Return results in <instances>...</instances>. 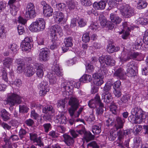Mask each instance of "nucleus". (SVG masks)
Here are the masks:
<instances>
[{
  "label": "nucleus",
  "instance_id": "obj_5",
  "mask_svg": "<svg viewBox=\"0 0 148 148\" xmlns=\"http://www.w3.org/2000/svg\"><path fill=\"white\" fill-rule=\"evenodd\" d=\"M69 104L70 106L69 109V111L71 116H72L80 106L79 100L76 97H71L69 99Z\"/></svg>",
  "mask_w": 148,
  "mask_h": 148
},
{
  "label": "nucleus",
  "instance_id": "obj_53",
  "mask_svg": "<svg viewBox=\"0 0 148 148\" xmlns=\"http://www.w3.org/2000/svg\"><path fill=\"white\" fill-rule=\"evenodd\" d=\"M135 69L127 68V74L131 77L134 76L136 74V72L135 70Z\"/></svg>",
  "mask_w": 148,
  "mask_h": 148
},
{
  "label": "nucleus",
  "instance_id": "obj_4",
  "mask_svg": "<svg viewBox=\"0 0 148 148\" xmlns=\"http://www.w3.org/2000/svg\"><path fill=\"white\" fill-rule=\"evenodd\" d=\"M62 75L59 66L56 65L54 66L52 73L48 75L47 77L49 82L51 83H54L56 82L58 76H62Z\"/></svg>",
  "mask_w": 148,
  "mask_h": 148
},
{
  "label": "nucleus",
  "instance_id": "obj_64",
  "mask_svg": "<svg viewBox=\"0 0 148 148\" xmlns=\"http://www.w3.org/2000/svg\"><path fill=\"white\" fill-rule=\"evenodd\" d=\"M78 23L79 26L80 27H83L86 25V22L83 18L79 19L78 21Z\"/></svg>",
  "mask_w": 148,
  "mask_h": 148
},
{
  "label": "nucleus",
  "instance_id": "obj_12",
  "mask_svg": "<svg viewBox=\"0 0 148 148\" xmlns=\"http://www.w3.org/2000/svg\"><path fill=\"white\" fill-rule=\"evenodd\" d=\"M50 55V51L47 48H44L40 50L39 56V60L42 61H46L48 60Z\"/></svg>",
  "mask_w": 148,
  "mask_h": 148
},
{
  "label": "nucleus",
  "instance_id": "obj_46",
  "mask_svg": "<svg viewBox=\"0 0 148 148\" xmlns=\"http://www.w3.org/2000/svg\"><path fill=\"white\" fill-rule=\"evenodd\" d=\"M27 133L25 130L23 128L21 129L18 132V135L20 139L23 140L25 138Z\"/></svg>",
  "mask_w": 148,
  "mask_h": 148
},
{
  "label": "nucleus",
  "instance_id": "obj_20",
  "mask_svg": "<svg viewBox=\"0 0 148 148\" xmlns=\"http://www.w3.org/2000/svg\"><path fill=\"white\" fill-rule=\"evenodd\" d=\"M114 75L121 79H125V73L122 68H120L117 69L114 72Z\"/></svg>",
  "mask_w": 148,
  "mask_h": 148
},
{
  "label": "nucleus",
  "instance_id": "obj_57",
  "mask_svg": "<svg viewBox=\"0 0 148 148\" xmlns=\"http://www.w3.org/2000/svg\"><path fill=\"white\" fill-rule=\"evenodd\" d=\"M127 68L136 69V63L134 61H132L129 62L127 65Z\"/></svg>",
  "mask_w": 148,
  "mask_h": 148
},
{
  "label": "nucleus",
  "instance_id": "obj_27",
  "mask_svg": "<svg viewBox=\"0 0 148 148\" xmlns=\"http://www.w3.org/2000/svg\"><path fill=\"white\" fill-rule=\"evenodd\" d=\"M85 128L82 127L80 130H76V131L72 130L70 131V133L73 138H76L78 135V134H82L84 132Z\"/></svg>",
  "mask_w": 148,
  "mask_h": 148
},
{
  "label": "nucleus",
  "instance_id": "obj_6",
  "mask_svg": "<svg viewBox=\"0 0 148 148\" xmlns=\"http://www.w3.org/2000/svg\"><path fill=\"white\" fill-rule=\"evenodd\" d=\"M99 62H101L102 66L108 67L112 66L115 65V61L111 58L110 55H106L99 57Z\"/></svg>",
  "mask_w": 148,
  "mask_h": 148
},
{
  "label": "nucleus",
  "instance_id": "obj_49",
  "mask_svg": "<svg viewBox=\"0 0 148 148\" xmlns=\"http://www.w3.org/2000/svg\"><path fill=\"white\" fill-rule=\"evenodd\" d=\"M136 117L134 115L132 114L128 117V119L129 121L132 123L138 124L140 123V121H138V120L139 119H136Z\"/></svg>",
  "mask_w": 148,
  "mask_h": 148
},
{
  "label": "nucleus",
  "instance_id": "obj_32",
  "mask_svg": "<svg viewBox=\"0 0 148 148\" xmlns=\"http://www.w3.org/2000/svg\"><path fill=\"white\" fill-rule=\"evenodd\" d=\"M92 79L91 75L86 74L84 75L80 78L79 80L80 82L83 83L89 82L91 81Z\"/></svg>",
  "mask_w": 148,
  "mask_h": 148
},
{
  "label": "nucleus",
  "instance_id": "obj_17",
  "mask_svg": "<svg viewBox=\"0 0 148 148\" xmlns=\"http://www.w3.org/2000/svg\"><path fill=\"white\" fill-rule=\"evenodd\" d=\"M34 66L36 70V74L38 77L42 78L44 75L43 65L40 63H36L34 64Z\"/></svg>",
  "mask_w": 148,
  "mask_h": 148
},
{
  "label": "nucleus",
  "instance_id": "obj_16",
  "mask_svg": "<svg viewBox=\"0 0 148 148\" xmlns=\"http://www.w3.org/2000/svg\"><path fill=\"white\" fill-rule=\"evenodd\" d=\"M102 103L101 101L100 96L98 95H96L95 98L89 101L88 105L91 108H95L96 107L97 104H99Z\"/></svg>",
  "mask_w": 148,
  "mask_h": 148
},
{
  "label": "nucleus",
  "instance_id": "obj_9",
  "mask_svg": "<svg viewBox=\"0 0 148 148\" xmlns=\"http://www.w3.org/2000/svg\"><path fill=\"white\" fill-rule=\"evenodd\" d=\"M38 87L40 90L39 94L41 96L45 95L49 91L48 83L46 81L43 80L38 85Z\"/></svg>",
  "mask_w": 148,
  "mask_h": 148
},
{
  "label": "nucleus",
  "instance_id": "obj_8",
  "mask_svg": "<svg viewBox=\"0 0 148 148\" xmlns=\"http://www.w3.org/2000/svg\"><path fill=\"white\" fill-rule=\"evenodd\" d=\"M36 14L34 4L32 3H29L26 9L25 16L27 18H33L36 16Z\"/></svg>",
  "mask_w": 148,
  "mask_h": 148
},
{
  "label": "nucleus",
  "instance_id": "obj_2",
  "mask_svg": "<svg viewBox=\"0 0 148 148\" xmlns=\"http://www.w3.org/2000/svg\"><path fill=\"white\" fill-rule=\"evenodd\" d=\"M45 27V22L44 19L39 18L33 22L29 27L30 30L33 32H38L43 31Z\"/></svg>",
  "mask_w": 148,
  "mask_h": 148
},
{
  "label": "nucleus",
  "instance_id": "obj_62",
  "mask_svg": "<svg viewBox=\"0 0 148 148\" xmlns=\"http://www.w3.org/2000/svg\"><path fill=\"white\" fill-rule=\"evenodd\" d=\"M17 28L19 34H22L24 32V25H22V24L19 25Z\"/></svg>",
  "mask_w": 148,
  "mask_h": 148
},
{
  "label": "nucleus",
  "instance_id": "obj_25",
  "mask_svg": "<svg viewBox=\"0 0 148 148\" xmlns=\"http://www.w3.org/2000/svg\"><path fill=\"white\" fill-rule=\"evenodd\" d=\"M110 17L111 21L116 24H119L121 21V18L116 14L111 13Z\"/></svg>",
  "mask_w": 148,
  "mask_h": 148
},
{
  "label": "nucleus",
  "instance_id": "obj_44",
  "mask_svg": "<svg viewBox=\"0 0 148 148\" xmlns=\"http://www.w3.org/2000/svg\"><path fill=\"white\" fill-rule=\"evenodd\" d=\"M67 102V101L65 99L59 100L58 102V107L64 110L65 106V104Z\"/></svg>",
  "mask_w": 148,
  "mask_h": 148
},
{
  "label": "nucleus",
  "instance_id": "obj_59",
  "mask_svg": "<svg viewBox=\"0 0 148 148\" xmlns=\"http://www.w3.org/2000/svg\"><path fill=\"white\" fill-rule=\"evenodd\" d=\"M81 3L83 5L86 6H90L91 5L92 3L90 1L88 0H80Z\"/></svg>",
  "mask_w": 148,
  "mask_h": 148
},
{
  "label": "nucleus",
  "instance_id": "obj_58",
  "mask_svg": "<svg viewBox=\"0 0 148 148\" xmlns=\"http://www.w3.org/2000/svg\"><path fill=\"white\" fill-rule=\"evenodd\" d=\"M99 27V25L97 23H92L89 27L90 29L93 31L96 30Z\"/></svg>",
  "mask_w": 148,
  "mask_h": 148
},
{
  "label": "nucleus",
  "instance_id": "obj_50",
  "mask_svg": "<svg viewBox=\"0 0 148 148\" xmlns=\"http://www.w3.org/2000/svg\"><path fill=\"white\" fill-rule=\"evenodd\" d=\"M44 131L45 133H48L51 128V125L50 123H45L43 125Z\"/></svg>",
  "mask_w": 148,
  "mask_h": 148
},
{
  "label": "nucleus",
  "instance_id": "obj_13",
  "mask_svg": "<svg viewBox=\"0 0 148 148\" xmlns=\"http://www.w3.org/2000/svg\"><path fill=\"white\" fill-rule=\"evenodd\" d=\"M53 17L56 23L62 24L65 23L66 20L64 18V14L60 11H56L54 12Z\"/></svg>",
  "mask_w": 148,
  "mask_h": 148
},
{
  "label": "nucleus",
  "instance_id": "obj_51",
  "mask_svg": "<svg viewBox=\"0 0 148 148\" xmlns=\"http://www.w3.org/2000/svg\"><path fill=\"white\" fill-rule=\"evenodd\" d=\"M121 129H120L117 132L119 139L120 142H122V140L123 138L124 135V130H121Z\"/></svg>",
  "mask_w": 148,
  "mask_h": 148
},
{
  "label": "nucleus",
  "instance_id": "obj_22",
  "mask_svg": "<svg viewBox=\"0 0 148 148\" xmlns=\"http://www.w3.org/2000/svg\"><path fill=\"white\" fill-rule=\"evenodd\" d=\"M66 116L62 114L57 115L55 120V122L60 124H65L67 121Z\"/></svg>",
  "mask_w": 148,
  "mask_h": 148
},
{
  "label": "nucleus",
  "instance_id": "obj_11",
  "mask_svg": "<svg viewBox=\"0 0 148 148\" xmlns=\"http://www.w3.org/2000/svg\"><path fill=\"white\" fill-rule=\"evenodd\" d=\"M32 41L31 37H26L21 43V46L23 51H29L31 49V45L30 43Z\"/></svg>",
  "mask_w": 148,
  "mask_h": 148
},
{
  "label": "nucleus",
  "instance_id": "obj_33",
  "mask_svg": "<svg viewBox=\"0 0 148 148\" xmlns=\"http://www.w3.org/2000/svg\"><path fill=\"white\" fill-rule=\"evenodd\" d=\"M138 24L146 25L148 24V18L147 17H140L136 21Z\"/></svg>",
  "mask_w": 148,
  "mask_h": 148
},
{
  "label": "nucleus",
  "instance_id": "obj_29",
  "mask_svg": "<svg viewBox=\"0 0 148 148\" xmlns=\"http://www.w3.org/2000/svg\"><path fill=\"white\" fill-rule=\"evenodd\" d=\"M120 59L121 62H126L131 59V57L129 55L123 50L121 53V55L120 58Z\"/></svg>",
  "mask_w": 148,
  "mask_h": 148
},
{
  "label": "nucleus",
  "instance_id": "obj_28",
  "mask_svg": "<svg viewBox=\"0 0 148 148\" xmlns=\"http://www.w3.org/2000/svg\"><path fill=\"white\" fill-rule=\"evenodd\" d=\"M53 10L49 5L45 7L43 9V13L45 16L49 17L52 15Z\"/></svg>",
  "mask_w": 148,
  "mask_h": 148
},
{
  "label": "nucleus",
  "instance_id": "obj_63",
  "mask_svg": "<svg viewBox=\"0 0 148 148\" xmlns=\"http://www.w3.org/2000/svg\"><path fill=\"white\" fill-rule=\"evenodd\" d=\"M18 47L17 45L14 43L10 45L9 46V48L12 51L14 52H16L17 51Z\"/></svg>",
  "mask_w": 148,
  "mask_h": 148
},
{
  "label": "nucleus",
  "instance_id": "obj_48",
  "mask_svg": "<svg viewBox=\"0 0 148 148\" xmlns=\"http://www.w3.org/2000/svg\"><path fill=\"white\" fill-rule=\"evenodd\" d=\"M89 34V32H87L83 34L82 38V40L84 42L86 43L89 42L90 40Z\"/></svg>",
  "mask_w": 148,
  "mask_h": 148
},
{
  "label": "nucleus",
  "instance_id": "obj_36",
  "mask_svg": "<svg viewBox=\"0 0 148 148\" xmlns=\"http://www.w3.org/2000/svg\"><path fill=\"white\" fill-rule=\"evenodd\" d=\"M49 112H51V113L55 112V110L51 106L47 105L43 108L42 112L43 113H47Z\"/></svg>",
  "mask_w": 148,
  "mask_h": 148
},
{
  "label": "nucleus",
  "instance_id": "obj_35",
  "mask_svg": "<svg viewBox=\"0 0 148 148\" xmlns=\"http://www.w3.org/2000/svg\"><path fill=\"white\" fill-rule=\"evenodd\" d=\"M104 108V105L103 103L99 104V107L97 108L96 110V114L97 115L101 116L103 114Z\"/></svg>",
  "mask_w": 148,
  "mask_h": 148
},
{
  "label": "nucleus",
  "instance_id": "obj_40",
  "mask_svg": "<svg viewBox=\"0 0 148 148\" xmlns=\"http://www.w3.org/2000/svg\"><path fill=\"white\" fill-rule=\"evenodd\" d=\"M147 5L146 1L143 0H139L137 4V7L139 9H142L145 8Z\"/></svg>",
  "mask_w": 148,
  "mask_h": 148
},
{
  "label": "nucleus",
  "instance_id": "obj_1",
  "mask_svg": "<svg viewBox=\"0 0 148 148\" xmlns=\"http://www.w3.org/2000/svg\"><path fill=\"white\" fill-rule=\"evenodd\" d=\"M125 122L124 119L120 117L116 118L114 129H111L108 134V137L110 140L114 141L115 140L117 135L114 132L119 129L123 128Z\"/></svg>",
  "mask_w": 148,
  "mask_h": 148
},
{
  "label": "nucleus",
  "instance_id": "obj_34",
  "mask_svg": "<svg viewBox=\"0 0 148 148\" xmlns=\"http://www.w3.org/2000/svg\"><path fill=\"white\" fill-rule=\"evenodd\" d=\"M69 83L66 80H64L61 84V89L63 92H65L69 90L70 87L69 85Z\"/></svg>",
  "mask_w": 148,
  "mask_h": 148
},
{
  "label": "nucleus",
  "instance_id": "obj_43",
  "mask_svg": "<svg viewBox=\"0 0 148 148\" xmlns=\"http://www.w3.org/2000/svg\"><path fill=\"white\" fill-rule=\"evenodd\" d=\"M101 126L97 125H94L93 126L92 131L95 135L98 134L101 132Z\"/></svg>",
  "mask_w": 148,
  "mask_h": 148
},
{
  "label": "nucleus",
  "instance_id": "obj_42",
  "mask_svg": "<svg viewBox=\"0 0 148 148\" xmlns=\"http://www.w3.org/2000/svg\"><path fill=\"white\" fill-rule=\"evenodd\" d=\"M1 115L3 119L5 121L9 119L8 114L5 109H3L1 111Z\"/></svg>",
  "mask_w": 148,
  "mask_h": 148
},
{
  "label": "nucleus",
  "instance_id": "obj_15",
  "mask_svg": "<svg viewBox=\"0 0 148 148\" xmlns=\"http://www.w3.org/2000/svg\"><path fill=\"white\" fill-rule=\"evenodd\" d=\"M30 140L33 141L34 143H36V145H38L40 147H43L44 144L42 142L41 137H38L37 135L34 133L29 134Z\"/></svg>",
  "mask_w": 148,
  "mask_h": 148
},
{
  "label": "nucleus",
  "instance_id": "obj_24",
  "mask_svg": "<svg viewBox=\"0 0 148 148\" xmlns=\"http://www.w3.org/2000/svg\"><path fill=\"white\" fill-rule=\"evenodd\" d=\"M107 52L109 53H112L114 52L118 51L120 50V47L118 46L115 47L112 44H109L107 47Z\"/></svg>",
  "mask_w": 148,
  "mask_h": 148
},
{
  "label": "nucleus",
  "instance_id": "obj_31",
  "mask_svg": "<svg viewBox=\"0 0 148 148\" xmlns=\"http://www.w3.org/2000/svg\"><path fill=\"white\" fill-rule=\"evenodd\" d=\"M20 5L19 4L17 6L15 5H10V11L11 14L13 16L17 14V12L19 10Z\"/></svg>",
  "mask_w": 148,
  "mask_h": 148
},
{
  "label": "nucleus",
  "instance_id": "obj_61",
  "mask_svg": "<svg viewBox=\"0 0 148 148\" xmlns=\"http://www.w3.org/2000/svg\"><path fill=\"white\" fill-rule=\"evenodd\" d=\"M113 93L116 97H120L122 95L121 89H114Z\"/></svg>",
  "mask_w": 148,
  "mask_h": 148
},
{
  "label": "nucleus",
  "instance_id": "obj_18",
  "mask_svg": "<svg viewBox=\"0 0 148 148\" xmlns=\"http://www.w3.org/2000/svg\"><path fill=\"white\" fill-rule=\"evenodd\" d=\"M107 2V0H101L99 2H95L93 3V7L97 10H103L105 8Z\"/></svg>",
  "mask_w": 148,
  "mask_h": 148
},
{
  "label": "nucleus",
  "instance_id": "obj_41",
  "mask_svg": "<svg viewBox=\"0 0 148 148\" xmlns=\"http://www.w3.org/2000/svg\"><path fill=\"white\" fill-rule=\"evenodd\" d=\"M117 118V117L116 118V119ZM116 119L115 122H114V119H113L110 117L108 118L106 121V125L108 127H111L113 125H114V127L115 121H116Z\"/></svg>",
  "mask_w": 148,
  "mask_h": 148
},
{
  "label": "nucleus",
  "instance_id": "obj_7",
  "mask_svg": "<svg viewBox=\"0 0 148 148\" xmlns=\"http://www.w3.org/2000/svg\"><path fill=\"white\" fill-rule=\"evenodd\" d=\"M21 98L20 96L15 93H12L9 95L7 99L8 104L14 106L15 104L21 103Z\"/></svg>",
  "mask_w": 148,
  "mask_h": 148
},
{
  "label": "nucleus",
  "instance_id": "obj_39",
  "mask_svg": "<svg viewBox=\"0 0 148 148\" xmlns=\"http://www.w3.org/2000/svg\"><path fill=\"white\" fill-rule=\"evenodd\" d=\"M143 40L140 38H138L135 43V48L138 49H141V47H143Z\"/></svg>",
  "mask_w": 148,
  "mask_h": 148
},
{
  "label": "nucleus",
  "instance_id": "obj_54",
  "mask_svg": "<svg viewBox=\"0 0 148 148\" xmlns=\"http://www.w3.org/2000/svg\"><path fill=\"white\" fill-rule=\"evenodd\" d=\"M2 78L5 82L8 81L7 74L5 68H3L2 70Z\"/></svg>",
  "mask_w": 148,
  "mask_h": 148
},
{
  "label": "nucleus",
  "instance_id": "obj_55",
  "mask_svg": "<svg viewBox=\"0 0 148 148\" xmlns=\"http://www.w3.org/2000/svg\"><path fill=\"white\" fill-rule=\"evenodd\" d=\"M44 120L46 121H49L51 119L52 116L49 113H45L42 116Z\"/></svg>",
  "mask_w": 148,
  "mask_h": 148
},
{
  "label": "nucleus",
  "instance_id": "obj_56",
  "mask_svg": "<svg viewBox=\"0 0 148 148\" xmlns=\"http://www.w3.org/2000/svg\"><path fill=\"white\" fill-rule=\"evenodd\" d=\"M142 129V126L140 125H137L134 127V131L136 135H137Z\"/></svg>",
  "mask_w": 148,
  "mask_h": 148
},
{
  "label": "nucleus",
  "instance_id": "obj_60",
  "mask_svg": "<svg viewBox=\"0 0 148 148\" xmlns=\"http://www.w3.org/2000/svg\"><path fill=\"white\" fill-rule=\"evenodd\" d=\"M92 77L95 80L99 79V78L102 79L103 78L102 74H101L99 71L98 73L94 74L92 75Z\"/></svg>",
  "mask_w": 148,
  "mask_h": 148
},
{
  "label": "nucleus",
  "instance_id": "obj_38",
  "mask_svg": "<svg viewBox=\"0 0 148 148\" xmlns=\"http://www.w3.org/2000/svg\"><path fill=\"white\" fill-rule=\"evenodd\" d=\"M73 39L72 37H69L64 39V42L66 47H71L73 45Z\"/></svg>",
  "mask_w": 148,
  "mask_h": 148
},
{
  "label": "nucleus",
  "instance_id": "obj_19",
  "mask_svg": "<svg viewBox=\"0 0 148 148\" xmlns=\"http://www.w3.org/2000/svg\"><path fill=\"white\" fill-rule=\"evenodd\" d=\"M112 97L110 92H103L102 95V100L106 103H109L112 100Z\"/></svg>",
  "mask_w": 148,
  "mask_h": 148
},
{
  "label": "nucleus",
  "instance_id": "obj_21",
  "mask_svg": "<svg viewBox=\"0 0 148 148\" xmlns=\"http://www.w3.org/2000/svg\"><path fill=\"white\" fill-rule=\"evenodd\" d=\"M35 71V69L32 65H28L25 71V75L27 77H30L34 74Z\"/></svg>",
  "mask_w": 148,
  "mask_h": 148
},
{
  "label": "nucleus",
  "instance_id": "obj_30",
  "mask_svg": "<svg viewBox=\"0 0 148 148\" xmlns=\"http://www.w3.org/2000/svg\"><path fill=\"white\" fill-rule=\"evenodd\" d=\"M83 134H84V138L87 142L93 140L94 138V136L92 135L90 132H86L85 129L84 132Z\"/></svg>",
  "mask_w": 148,
  "mask_h": 148
},
{
  "label": "nucleus",
  "instance_id": "obj_10",
  "mask_svg": "<svg viewBox=\"0 0 148 148\" xmlns=\"http://www.w3.org/2000/svg\"><path fill=\"white\" fill-rule=\"evenodd\" d=\"M51 36L53 41L54 39V41L57 40V37L56 34L57 33H61L62 31V29L61 27L57 24L51 26L50 28Z\"/></svg>",
  "mask_w": 148,
  "mask_h": 148
},
{
  "label": "nucleus",
  "instance_id": "obj_45",
  "mask_svg": "<svg viewBox=\"0 0 148 148\" xmlns=\"http://www.w3.org/2000/svg\"><path fill=\"white\" fill-rule=\"evenodd\" d=\"M29 108L25 105L21 104L19 106V111L21 113H27Z\"/></svg>",
  "mask_w": 148,
  "mask_h": 148
},
{
  "label": "nucleus",
  "instance_id": "obj_47",
  "mask_svg": "<svg viewBox=\"0 0 148 148\" xmlns=\"http://www.w3.org/2000/svg\"><path fill=\"white\" fill-rule=\"evenodd\" d=\"M109 108L112 114H116L117 107L115 103H111L109 106Z\"/></svg>",
  "mask_w": 148,
  "mask_h": 148
},
{
  "label": "nucleus",
  "instance_id": "obj_3",
  "mask_svg": "<svg viewBox=\"0 0 148 148\" xmlns=\"http://www.w3.org/2000/svg\"><path fill=\"white\" fill-rule=\"evenodd\" d=\"M117 7L125 18H130L134 14V10L128 5L125 4H119Z\"/></svg>",
  "mask_w": 148,
  "mask_h": 148
},
{
  "label": "nucleus",
  "instance_id": "obj_37",
  "mask_svg": "<svg viewBox=\"0 0 148 148\" xmlns=\"http://www.w3.org/2000/svg\"><path fill=\"white\" fill-rule=\"evenodd\" d=\"M13 61L12 58L8 57L3 61V64L5 67L9 68L12 65Z\"/></svg>",
  "mask_w": 148,
  "mask_h": 148
},
{
  "label": "nucleus",
  "instance_id": "obj_52",
  "mask_svg": "<svg viewBox=\"0 0 148 148\" xmlns=\"http://www.w3.org/2000/svg\"><path fill=\"white\" fill-rule=\"evenodd\" d=\"M87 148H99V146L95 141L91 142L87 145Z\"/></svg>",
  "mask_w": 148,
  "mask_h": 148
},
{
  "label": "nucleus",
  "instance_id": "obj_26",
  "mask_svg": "<svg viewBox=\"0 0 148 148\" xmlns=\"http://www.w3.org/2000/svg\"><path fill=\"white\" fill-rule=\"evenodd\" d=\"M130 101V96L129 95H123L118 102L119 105H122L123 104H128Z\"/></svg>",
  "mask_w": 148,
  "mask_h": 148
},
{
  "label": "nucleus",
  "instance_id": "obj_14",
  "mask_svg": "<svg viewBox=\"0 0 148 148\" xmlns=\"http://www.w3.org/2000/svg\"><path fill=\"white\" fill-rule=\"evenodd\" d=\"M131 113L133 115L136 117V119H139L141 120L143 118L144 112L140 108L138 107H135L132 109Z\"/></svg>",
  "mask_w": 148,
  "mask_h": 148
},
{
  "label": "nucleus",
  "instance_id": "obj_23",
  "mask_svg": "<svg viewBox=\"0 0 148 148\" xmlns=\"http://www.w3.org/2000/svg\"><path fill=\"white\" fill-rule=\"evenodd\" d=\"M63 137L64 139V142L67 145L70 146L73 145L74 142V140L73 138L66 134H64Z\"/></svg>",
  "mask_w": 148,
  "mask_h": 148
}]
</instances>
